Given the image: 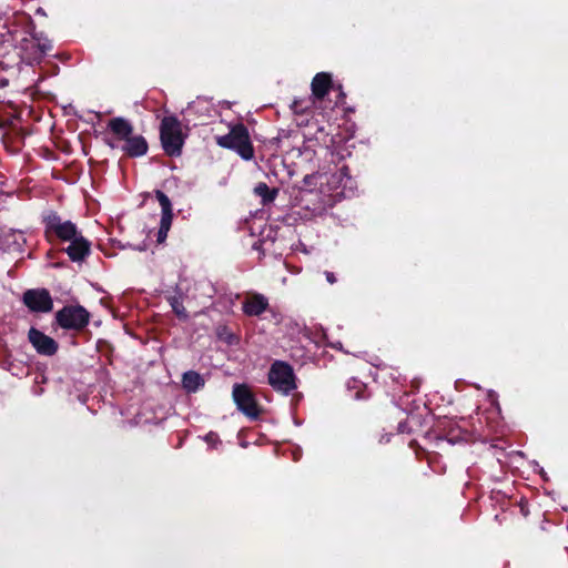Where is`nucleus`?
<instances>
[{
  "label": "nucleus",
  "mask_w": 568,
  "mask_h": 568,
  "mask_svg": "<svg viewBox=\"0 0 568 568\" xmlns=\"http://www.w3.org/2000/svg\"><path fill=\"white\" fill-rule=\"evenodd\" d=\"M47 232L54 234L63 242H70L65 248L73 262L83 261L90 254V242L79 232L71 221H63L60 215L52 212L44 219Z\"/></svg>",
  "instance_id": "obj_1"
},
{
  "label": "nucleus",
  "mask_w": 568,
  "mask_h": 568,
  "mask_svg": "<svg viewBox=\"0 0 568 568\" xmlns=\"http://www.w3.org/2000/svg\"><path fill=\"white\" fill-rule=\"evenodd\" d=\"M181 121L174 116H164L160 125V139L164 152L170 156H179L184 144Z\"/></svg>",
  "instance_id": "obj_2"
},
{
  "label": "nucleus",
  "mask_w": 568,
  "mask_h": 568,
  "mask_svg": "<svg viewBox=\"0 0 568 568\" xmlns=\"http://www.w3.org/2000/svg\"><path fill=\"white\" fill-rule=\"evenodd\" d=\"M216 142L222 148L236 151L244 160H251L254 156L248 131L243 124L234 125L227 134L217 136Z\"/></svg>",
  "instance_id": "obj_3"
},
{
  "label": "nucleus",
  "mask_w": 568,
  "mask_h": 568,
  "mask_svg": "<svg viewBox=\"0 0 568 568\" xmlns=\"http://www.w3.org/2000/svg\"><path fill=\"white\" fill-rule=\"evenodd\" d=\"M268 383L272 388L283 395L296 389V377L291 365L282 361H275L268 371Z\"/></svg>",
  "instance_id": "obj_4"
},
{
  "label": "nucleus",
  "mask_w": 568,
  "mask_h": 568,
  "mask_svg": "<svg viewBox=\"0 0 568 568\" xmlns=\"http://www.w3.org/2000/svg\"><path fill=\"white\" fill-rule=\"evenodd\" d=\"M233 400L237 409L250 419H257L261 409L254 394L245 384H235L232 390Z\"/></svg>",
  "instance_id": "obj_5"
},
{
  "label": "nucleus",
  "mask_w": 568,
  "mask_h": 568,
  "mask_svg": "<svg viewBox=\"0 0 568 568\" xmlns=\"http://www.w3.org/2000/svg\"><path fill=\"white\" fill-rule=\"evenodd\" d=\"M90 314L82 306H64L55 314L58 324L65 329L80 331L89 323Z\"/></svg>",
  "instance_id": "obj_6"
},
{
  "label": "nucleus",
  "mask_w": 568,
  "mask_h": 568,
  "mask_svg": "<svg viewBox=\"0 0 568 568\" xmlns=\"http://www.w3.org/2000/svg\"><path fill=\"white\" fill-rule=\"evenodd\" d=\"M323 179H325V183L331 191H336L343 196H349L354 193L355 182L348 174V169L345 165L335 173L324 174Z\"/></svg>",
  "instance_id": "obj_7"
},
{
  "label": "nucleus",
  "mask_w": 568,
  "mask_h": 568,
  "mask_svg": "<svg viewBox=\"0 0 568 568\" xmlns=\"http://www.w3.org/2000/svg\"><path fill=\"white\" fill-rule=\"evenodd\" d=\"M26 306L37 313H49L53 307V301L45 288L28 290L23 293Z\"/></svg>",
  "instance_id": "obj_8"
},
{
  "label": "nucleus",
  "mask_w": 568,
  "mask_h": 568,
  "mask_svg": "<svg viewBox=\"0 0 568 568\" xmlns=\"http://www.w3.org/2000/svg\"><path fill=\"white\" fill-rule=\"evenodd\" d=\"M28 338L40 355L52 356L58 351V343L34 327L29 329Z\"/></svg>",
  "instance_id": "obj_9"
},
{
  "label": "nucleus",
  "mask_w": 568,
  "mask_h": 568,
  "mask_svg": "<svg viewBox=\"0 0 568 568\" xmlns=\"http://www.w3.org/2000/svg\"><path fill=\"white\" fill-rule=\"evenodd\" d=\"M268 306L267 297L261 293L248 294L242 303L243 313L247 316H260Z\"/></svg>",
  "instance_id": "obj_10"
},
{
  "label": "nucleus",
  "mask_w": 568,
  "mask_h": 568,
  "mask_svg": "<svg viewBox=\"0 0 568 568\" xmlns=\"http://www.w3.org/2000/svg\"><path fill=\"white\" fill-rule=\"evenodd\" d=\"M312 94L315 99L322 100L332 88V78L329 73L320 72L312 81Z\"/></svg>",
  "instance_id": "obj_11"
},
{
  "label": "nucleus",
  "mask_w": 568,
  "mask_h": 568,
  "mask_svg": "<svg viewBox=\"0 0 568 568\" xmlns=\"http://www.w3.org/2000/svg\"><path fill=\"white\" fill-rule=\"evenodd\" d=\"M155 197L162 210L160 227H162L163 231H169L173 219L171 201L168 195L160 190L155 191Z\"/></svg>",
  "instance_id": "obj_12"
},
{
  "label": "nucleus",
  "mask_w": 568,
  "mask_h": 568,
  "mask_svg": "<svg viewBox=\"0 0 568 568\" xmlns=\"http://www.w3.org/2000/svg\"><path fill=\"white\" fill-rule=\"evenodd\" d=\"M122 150L132 158L142 156L148 152V143L142 135H131Z\"/></svg>",
  "instance_id": "obj_13"
},
{
  "label": "nucleus",
  "mask_w": 568,
  "mask_h": 568,
  "mask_svg": "<svg viewBox=\"0 0 568 568\" xmlns=\"http://www.w3.org/2000/svg\"><path fill=\"white\" fill-rule=\"evenodd\" d=\"M108 126L119 140H123L124 142L133 133L132 124L124 118H114L110 120Z\"/></svg>",
  "instance_id": "obj_14"
},
{
  "label": "nucleus",
  "mask_w": 568,
  "mask_h": 568,
  "mask_svg": "<svg viewBox=\"0 0 568 568\" xmlns=\"http://www.w3.org/2000/svg\"><path fill=\"white\" fill-rule=\"evenodd\" d=\"M204 385V377L195 371H187L182 376V387L187 393H195L199 389L203 388Z\"/></svg>",
  "instance_id": "obj_15"
},
{
  "label": "nucleus",
  "mask_w": 568,
  "mask_h": 568,
  "mask_svg": "<svg viewBox=\"0 0 568 568\" xmlns=\"http://www.w3.org/2000/svg\"><path fill=\"white\" fill-rule=\"evenodd\" d=\"M254 192L256 195H258L262 199V203L265 205L267 203H271L275 200L278 191L276 189H270L266 183H258L254 187Z\"/></svg>",
  "instance_id": "obj_16"
},
{
  "label": "nucleus",
  "mask_w": 568,
  "mask_h": 568,
  "mask_svg": "<svg viewBox=\"0 0 568 568\" xmlns=\"http://www.w3.org/2000/svg\"><path fill=\"white\" fill-rule=\"evenodd\" d=\"M168 301L178 317L183 320L187 318L186 310L183 305L182 300L179 296H170Z\"/></svg>",
  "instance_id": "obj_17"
},
{
  "label": "nucleus",
  "mask_w": 568,
  "mask_h": 568,
  "mask_svg": "<svg viewBox=\"0 0 568 568\" xmlns=\"http://www.w3.org/2000/svg\"><path fill=\"white\" fill-rule=\"evenodd\" d=\"M33 39L37 41V47L40 50L41 54H47L51 51L52 44L50 40H48L47 38H42L39 34H36Z\"/></svg>",
  "instance_id": "obj_18"
},
{
  "label": "nucleus",
  "mask_w": 568,
  "mask_h": 568,
  "mask_svg": "<svg viewBox=\"0 0 568 568\" xmlns=\"http://www.w3.org/2000/svg\"><path fill=\"white\" fill-rule=\"evenodd\" d=\"M318 179H323V174H320V173L310 174L303 179V183L305 186H312V185L316 184Z\"/></svg>",
  "instance_id": "obj_19"
},
{
  "label": "nucleus",
  "mask_w": 568,
  "mask_h": 568,
  "mask_svg": "<svg viewBox=\"0 0 568 568\" xmlns=\"http://www.w3.org/2000/svg\"><path fill=\"white\" fill-rule=\"evenodd\" d=\"M204 440L211 446H215L220 442L219 436L212 432L205 435Z\"/></svg>",
  "instance_id": "obj_20"
},
{
  "label": "nucleus",
  "mask_w": 568,
  "mask_h": 568,
  "mask_svg": "<svg viewBox=\"0 0 568 568\" xmlns=\"http://www.w3.org/2000/svg\"><path fill=\"white\" fill-rule=\"evenodd\" d=\"M168 232L169 231H163V229L160 227L159 232H158V242H160V243L163 242L168 236Z\"/></svg>",
  "instance_id": "obj_21"
},
{
  "label": "nucleus",
  "mask_w": 568,
  "mask_h": 568,
  "mask_svg": "<svg viewBox=\"0 0 568 568\" xmlns=\"http://www.w3.org/2000/svg\"><path fill=\"white\" fill-rule=\"evenodd\" d=\"M325 276L329 284H334L336 282V277H335L334 273L326 271Z\"/></svg>",
  "instance_id": "obj_22"
},
{
  "label": "nucleus",
  "mask_w": 568,
  "mask_h": 568,
  "mask_svg": "<svg viewBox=\"0 0 568 568\" xmlns=\"http://www.w3.org/2000/svg\"><path fill=\"white\" fill-rule=\"evenodd\" d=\"M341 346H342V343H337V344L335 345V347H338V348H341Z\"/></svg>",
  "instance_id": "obj_23"
}]
</instances>
